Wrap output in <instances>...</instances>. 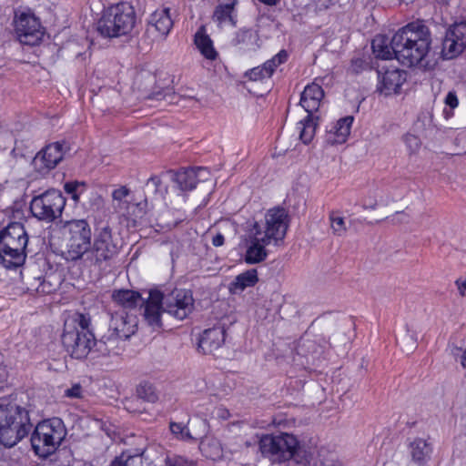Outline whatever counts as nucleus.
Listing matches in <instances>:
<instances>
[{"instance_id": "9d476101", "label": "nucleus", "mask_w": 466, "mask_h": 466, "mask_svg": "<svg viewBox=\"0 0 466 466\" xmlns=\"http://www.w3.org/2000/svg\"><path fill=\"white\" fill-rule=\"evenodd\" d=\"M63 239L66 248V258H86L91 245V228L86 219L65 221L62 226Z\"/></svg>"}, {"instance_id": "20e7f679", "label": "nucleus", "mask_w": 466, "mask_h": 466, "mask_svg": "<svg viewBox=\"0 0 466 466\" xmlns=\"http://www.w3.org/2000/svg\"><path fill=\"white\" fill-rule=\"evenodd\" d=\"M194 309L192 292L187 289H176L163 296L158 290H152L144 309V318L152 326L161 327V313L167 312L176 319H185Z\"/></svg>"}, {"instance_id": "a878e982", "label": "nucleus", "mask_w": 466, "mask_h": 466, "mask_svg": "<svg viewBox=\"0 0 466 466\" xmlns=\"http://www.w3.org/2000/svg\"><path fill=\"white\" fill-rule=\"evenodd\" d=\"M353 122L352 116H346L338 120L326 135V141L330 145L346 142Z\"/></svg>"}, {"instance_id": "7ed1b4c3", "label": "nucleus", "mask_w": 466, "mask_h": 466, "mask_svg": "<svg viewBox=\"0 0 466 466\" xmlns=\"http://www.w3.org/2000/svg\"><path fill=\"white\" fill-rule=\"evenodd\" d=\"M431 35L422 21H415L400 28L393 35L395 58L403 66L426 67Z\"/></svg>"}, {"instance_id": "cd10ccee", "label": "nucleus", "mask_w": 466, "mask_h": 466, "mask_svg": "<svg viewBox=\"0 0 466 466\" xmlns=\"http://www.w3.org/2000/svg\"><path fill=\"white\" fill-rule=\"evenodd\" d=\"M129 196L130 190L125 186H122L112 192V207L116 213L122 216H128L130 214Z\"/></svg>"}, {"instance_id": "f704fd0d", "label": "nucleus", "mask_w": 466, "mask_h": 466, "mask_svg": "<svg viewBox=\"0 0 466 466\" xmlns=\"http://www.w3.org/2000/svg\"><path fill=\"white\" fill-rule=\"evenodd\" d=\"M169 431L171 434L179 441H190L193 439L188 428L182 422L170 421Z\"/></svg>"}, {"instance_id": "3c124183", "label": "nucleus", "mask_w": 466, "mask_h": 466, "mask_svg": "<svg viewBox=\"0 0 466 466\" xmlns=\"http://www.w3.org/2000/svg\"><path fill=\"white\" fill-rule=\"evenodd\" d=\"M456 285L458 287V289L460 290V293L462 296H466V279L463 281L457 280Z\"/></svg>"}, {"instance_id": "dca6fc26", "label": "nucleus", "mask_w": 466, "mask_h": 466, "mask_svg": "<svg viewBox=\"0 0 466 466\" xmlns=\"http://www.w3.org/2000/svg\"><path fill=\"white\" fill-rule=\"evenodd\" d=\"M15 23L17 37L22 44L34 46L42 39L44 33L35 15L22 13Z\"/></svg>"}, {"instance_id": "0eeeda50", "label": "nucleus", "mask_w": 466, "mask_h": 466, "mask_svg": "<svg viewBox=\"0 0 466 466\" xmlns=\"http://www.w3.org/2000/svg\"><path fill=\"white\" fill-rule=\"evenodd\" d=\"M259 450L263 456L273 462L292 460L299 465L307 462L306 451L299 445L297 439L288 433L280 435H264L259 441Z\"/></svg>"}, {"instance_id": "aec40b11", "label": "nucleus", "mask_w": 466, "mask_h": 466, "mask_svg": "<svg viewBox=\"0 0 466 466\" xmlns=\"http://www.w3.org/2000/svg\"><path fill=\"white\" fill-rule=\"evenodd\" d=\"M226 329L223 326H215L203 331L199 338L198 349L204 354L215 355L224 345Z\"/></svg>"}, {"instance_id": "bb28decb", "label": "nucleus", "mask_w": 466, "mask_h": 466, "mask_svg": "<svg viewBox=\"0 0 466 466\" xmlns=\"http://www.w3.org/2000/svg\"><path fill=\"white\" fill-rule=\"evenodd\" d=\"M258 281L257 269H248L239 275L229 284V291L232 294H238L247 288L253 287Z\"/></svg>"}, {"instance_id": "ea45409f", "label": "nucleus", "mask_w": 466, "mask_h": 466, "mask_svg": "<svg viewBox=\"0 0 466 466\" xmlns=\"http://www.w3.org/2000/svg\"><path fill=\"white\" fill-rule=\"evenodd\" d=\"M404 142L410 150V152L417 151L420 147V141L419 137L411 134H407L404 137Z\"/></svg>"}, {"instance_id": "f03ea898", "label": "nucleus", "mask_w": 466, "mask_h": 466, "mask_svg": "<svg viewBox=\"0 0 466 466\" xmlns=\"http://www.w3.org/2000/svg\"><path fill=\"white\" fill-rule=\"evenodd\" d=\"M90 327L91 318L85 313L76 312L65 321L61 341L73 359L83 360L89 354L94 358L110 356L102 337L96 339Z\"/></svg>"}, {"instance_id": "6ab92c4d", "label": "nucleus", "mask_w": 466, "mask_h": 466, "mask_svg": "<svg viewBox=\"0 0 466 466\" xmlns=\"http://www.w3.org/2000/svg\"><path fill=\"white\" fill-rule=\"evenodd\" d=\"M173 27V20L170 15V9L166 7L157 9L151 14L147 33L153 34L155 39H165Z\"/></svg>"}, {"instance_id": "5fc2aeb1", "label": "nucleus", "mask_w": 466, "mask_h": 466, "mask_svg": "<svg viewBox=\"0 0 466 466\" xmlns=\"http://www.w3.org/2000/svg\"><path fill=\"white\" fill-rule=\"evenodd\" d=\"M72 198H73L75 201H78V199H79V194H78V192L72 194Z\"/></svg>"}, {"instance_id": "c756f323", "label": "nucleus", "mask_w": 466, "mask_h": 466, "mask_svg": "<svg viewBox=\"0 0 466 466\" xmlns=\"http://www.w3.org/2000/svg\"><path fill=\"white\" fill-rule=\"evenodd\" d=\"M318 116L308 113V116L299 122V137L304 144H308L312 140L318 126Z\"/></svg>"}, {"instance_id": "72a5a7b5", "label": "nucleus", "mask_w": 466, "mask_h": 466, "mask_svg": "<svg viewBox=\"0 0 466 466\" xmlns=\"http://www.w3.org/2000/svg\"><path fill=\"white\" fill-rule=\"evenodd\" d=\"M233 42L236 46L244 45L248 49H255L258 46V35L251 29L239 30Z\"/></svg>"}, {"instance_id": "ddd939ff", "label": "nucleus", "mask_w": 466, "mask_h": 466, "mask_svg": "<svg viewBox=\"0 0 466 466\" xmlns=\"http://www.w3.org/2000/svg\"><path fill=\"white\" fill-rule=\"evenodd\" d=\"M119 248L113 239L112 229L106 225L97 229L94 243L88 249L85 260L95 266L112 260L118 253Z\"/></svg>"}, {"instance_id": "37998d69", "label": "nucleus", "mask_w": 466, "mask_h": 466, "mask_svg": "<svg viewBox=\"0 0 466 466\" xmlns=\"http://www.w3.org/2000/svg\"><path fill=\"white\" fill-rule=\"evenodd\" d=\"M365 66L366 63L362 59L357 58L352 60L350 69L352 73L359 74Z\"/></svg>"}, {"instance_id": "f257e3e1", "label": "nucleus", "mask_w": 466, "mask_h": 466, "mask_svg": "<svg viewBox=\"0 0 466 466\" xmlns=\"http://www.w3.org/2000/svg\"><path fill=\"white\" fill-rule=\"evenodd\" d=\"M289 228V216L282 208L269 209L265 215V220L255 222L248 232V244L245 254L248 264H257L268 257L266 246L273 244L280 246L283 243Z\"/></svg>"}, {"instance_id": "a18cd8bd", "label": "nucleus", "mask_w": 466, "mask_h": 466, "mask_svg": "<svg viewBox=\"0 0 466 466\" xmlns=\"http://www.w3.org/2000/svg\"><path fill=\"white\" fill-rule=\"evenodd\" d=\"M83 184H79L78 182H75V183H66L65 184V190L66 193L68 194H74V193H76L78 192V188L80 187H82Z\"/></svg>"}, {"instance_id": "4468645a", "label": "nucleus", "mask_w": 466, "mask_h": 466, "mask_svg": "<svg viewBox=\"0 0 466 466\" xmlns=\"http://www.w3.org/2000/svg\"><path fill=\"white\" fill-rule=\"evenodd\" d=\"M69 147L65 141H57L46 146L33 159V165L41 173L55 168L64 158Z\"/></svg>"}, {"instance_id": "8fccbe9b", "label": "nucleus", "mask_w": 466, "mask_h": 466, "mask_svg": "<svg viewBox=\"0 0 466 466\" xmlns=\"http://www.w3.org/2000/svg\"><path fill=\"white\" fill-rule=\"evenodd\" d=\"M147 466H169V463H167V458L159 459L155 461H151Z\"/></svg>"}, {"instance_id": "473e14b6", "label": "nucleus", "mask_w": 466, "mask_h": 466, "mask_svg": "<svg viewBox=\"0 0 466 466\" xmlns=\"http://www.w3.org/2000/svg\"><path fill=\"white\" fill-rule=\"evenodd\" d=\"M110 466H144L143 458L141 454L123 451L111 461Z\"/></svg>"}, {"instance_id": "2eb2a0df", "label": "nucleus", "mask_w": 466, "mask_h": 466, "mask_svg": "<svg viewBox=\"0 0 466 466\" xmlns=\"http://www.w3.org/2000/svg\"><path fill=\"white\" fill-rule=\"evenodd\" d=\"M378 84L376 91L385 96L400 92L406 81V72L395 66H380L377 69Z\"/></svg>"}, {"instance_id": "412c9836", "label": "nucleus", "mask_w": 466, "mask_h": 466, "mask_svg": "<svg viewBox=\"0 0 466 466\" xmlns=\"http://www.w3.org/2000/svg\"><path fill=\"white\" fill-rule=\"evenodd\" d=\"M288 59V53L281 50L271 59L266 61L262 66H256L246 73L252 81L263 80L269 78L274 73L275 69L281 64L285 63Z\"/></svg>"}, {"instance_id": "7c9ffc66", "label": "nucleus", "mask_w": 466, "mask_h": 466, "mask_svg": "<svg viewBox=\"0 0 466 466\" xmlns=\"http://www.w3.org/2000/svg\"><path fill=\"white\" fill-rule=\"evenodd\" d=\"M195 44L201 52V54L207 58L213 60L217 56V52L213 47V43L208 35L204 33L203 27H201L195 35Z\"/></svg>"}, {"instance_id": "423d86ee", "label": "nucleus", "mask_w": 466, "mask_h": 466, "mask_svg": "<svg viewBox=\"0 0 466 466\" xmlns=\"http://www.w3.org/2000/svg\"><path fill=\"white\" fill-rule=\"evenodd\" d=\"M137 24L134 7L119 3L104 10L96 25L97 33L105 38L131 35Z\"/></svg>"}, {"instance_id": "39448f33", "label": "nucleus", "mask_w": 466, "mask_h": 466, "mask_svg": "<svg viewBox=\"0 0 466 466\" xmlns=\"http://www.w3.org/2000/svg\"><path fill=\"white\" fill-rule=\"evenodd\" d=\"M32 427L25 408L15 403H0V444L14 447L28 435Z\"/></svg>"}, {"instance_id": "603ef678", "label": "nucleus", "mask_w": 466, "mask_h": 466, "mask_svg": "<svg viewBox=\"0 0 466 466\" xmlns=\"http://www.w3.org/2000/svg\"><path fill=\"white\" fill-rule=\"evenodd\" d=\"M407 339H410V344L408 348V350H412L416 347V341H417V337H416V334L414 332H412L411 334H407Z\"/></svg>"}, {"instance_id": "de8ad7c7", "label": "nucleus", "mask_w": 466, "mask_h": 466, "mask_svg": "<svg viewBox=\"0 0 466 466\" xmlns=\"http://www.w3.org/2000/svg\"><path fill=\"white\" fill-rule=\"evenodd\" d=\"M224 236L220 233H218L217 235H215L212 238V244L215 246V247H220L224 244Z\"/></svg>"}, {"instance_id": "6e6552de", "label": "nucleus", "mask_w": 466, "mask_h": 466, "mask_svg": "<svg viewBox=\"0 0 466 466\" xmlns=\"http://www.w3.org/2000/svg\"><path fill=\"white\" fill-rule=\"evenodd\" d=\"M28 242L26 231L20 222H12L0 233V258L6 268H17L25 260Z\"/></svg>"}, {"instance_id": "e433bc0d", "label": "nucleus", "mask_w": 466, "mask_h": 466, "mask_svg": "<svg viewBox=\"0 0 466 466\" xmlns=\"http://www.w3.org/2000/svg\"><path fill=\"white\" fill-rule=\"evenodd\" d=\"M329 219L333 233L337 236H343L347 231L344 218L332 212L329 216Z\"/></svg>"}, {"instance_id": "5701e85b", "label": "nucleus", "mask_w": 466, "mask_h": 466, "mask_svg": "<svg viewBox=\"0 0 466 466\" xmlns=\"http://www.w3.org/2000/svg\"><path fill=\"white\" fill-rule=\"evenodd\" d=\"M237 0H219L218 5L216 7L212 19L219 27L231 26L235 27L237 24L236 15H234Z\"/></svg>"}, {"instance_id": "09e8293b", "label": "nucleus", "mask_w": 466, "mask_h": 466, "mask_svg": "<svg viewBox=\"0 0 466 466\" xmlns=\"http://www.w3.org/2000/svg\"><path fill=\"white\" fill-rule=\"evenodd\" d=\"M321 466H344L343 463L337 459H327L325 460Z\"/></svg>"}, {"instance_id": "393cba45", "label": "nucleus", "mask_w": 466, "mask_h": 466, "mask_svg": "<svg viewBox=\"0 0 466 466\" xmlns=\"http://www.w3.org/2000/svg\"><path fill=\"white\" fill-rule=\"evenodd\" d=\"M113 301L120 306L125 311L127 309H134L137 306H145L147 300H145L141 295L134 290L130 289H118L115 290L112 294Z\"/></svg>"}, {"instance_id": "2f4dec72", "label": "nucleus", "mask_w": 466, "mask_h": 466, "mask_svg": "<svg viewBox=\"0 0 466 466\" xmlns=\"http://www.w3.org/2000/svg\"><path fill=\"white\" fill-rule=\"evenodd\" d=\"M199 448L202 453L211 460L220 459L223 455L221 444L217 439L207 438L201 441Z\"/></svg>"}, {"instance_id": "4be33fe9", "label": "nucleus", "mask_w": 466, "mask_h": 466, "mask_svg": "<svg viewBox=\"0 0 466 466\" xmlns=\"http://www.w3.org/2000/svg\"><path fill=\"white\" fill-rule=\"evenodd\" d=\"M408 450L411 461L419 466H424L431 459L432 446L427 440L417 437L409 440Z\"/></svg>"}, {"instance_id": "864d4df0", "label": "nucleus", "mask_w": 466, "mask_h": 466, "mask_svg": "<svg viewBox=\"0 0 466 466\" xmlns=\"http://www.w3.org/2000/svg\"><path fill=\"white\" fill-rule=\"evenodd\" d=\"M268 5H275L279 0H259Z\"/></svg>"}, {"instance_id": "58836bf2", "label": "nucleus", "mask_w": 466, "mask_h": 466, "mask_svg": "<svg viewBox=\"0 0 466 466\" xmlns=\"http://www.w3.org/2000/svg\"><path fill=\"white\" fill-rule=\"evenodd\" d=\"M176 97L174 94L169 92L158 91L152 95H149L147 99V100H157V101H167L169 103L173 102V99Z\"/></svg>"}, {"instance_id": "79ce46f5", "label": "nucleus", "mask_w": 466, "mask_h": 466, "mask_svg": "<svg viewBox=\"0 0 466 466\" xmlns=\"http://www.w3.org/2000/svg\"><path fill=\"white\" fill-rule=\"evenodd\" d=\"M65 395L68 398H81L82 387L79 384H76L70 389L66 390Z\"/></svg>"}, {"instance_id": "c9c22d12", "label": "nucleus", "mask_w": 466, "mask_h": 466, "mask_svg": "<svg viewBox=\"0 0 466 466\" xmlns=\"http://www.w3.org/2000/svg\"><path fill=\"white\" fill-rule=\"evenodd\" d=\"M137 396L148 402L154 403L157 400L158 396L153 385L149 383H142L137 390Z\"/></svg>"}, {"instance_id": "f3484780", "label": "nucleus", "mask_w": 466, "mask_h": 466, "mask_svg": "<svg viewBox=\"0 0 466 466\" xmlns=\"http://www.w3.org/2000/svg\"><path fill=\"white\" fill-rule=\"evenodd\" d=\"M466 47V23L451 26L442 41L441 55L445 59L457 57Z\"/></svg>"}, {"instance_id": "c85d7f7f", "label": "nucleus", "mask_w": 466, "mask_h": 466, "mask_svg": "<svg viewBox=\"0 0 466 466\" xmlns=\"http://www.w3.org/2000/svg\"><path fill=\"white\" fill-rule=\"evenodd\" d=\"M372 51L378 58L392 59L395 58V50L393 48V37L390 42L384 35H377L371 43Z\"/></svg>"}, {"instance_id": "c03bdc74", "label": "nucleus", "mask_w": 466, "mask_h": 466, "mask_svg": "<svg viewBox=\"0 0 466 466\" xmlns=\"http://www.w3.org/2000/svg\"><path fill=\"white\" fill-rule=\"evenodd\" d=\"M147 187H153L156 192H161V178L157 176L151 177L147 183Z\"/></svg>"}, {"instance_id": "1a4fd4ad", "label": "nucleus", "mask_w": 466, "mask_h": 466, "mask_svg": "<svg viewBox=\"0 0 466 466\" xmlns=\"http://www.w3.org/2000/svg\"><path fill=\"white\" fill-rule=\"evenodd\" d=\"M66 435V429L62 420L53 418L39 422L30 438L32 449L42 458L53 454Z\"/></svg>"}, {"instance_id": "49530a36", "label": "nucleus", "mask_w": 466, "mask_h": 466, "mask_svg": "<svg viewBox=\"0 0 466 466\" xmlns=\"http://www.w3.org/2000/svg\"><path fill=\"white\" fill-rule=\"evenodd\" d=\"M455 357H459V360L461 365L466 369V349L464 350H461L460 349H456L455 351L452 352Z\"/></svg>"}, {"instance_id": "6e6d98bb", "label": "nucleus", "mask_w": 466, "mask_h": 466, "mask_svg": "<svg viewBox=\"0 0 466 466\" xmlns=\"http://www.w3.org/2000/svg\"><path fill=\"white\" fill-rule=\"evenodd\" d=\"M4 464H5V461H0V466H5Z\"/></svg>"}, {"instance_id": "a211bd4d", "label": "nucleus", "mask_w": 466, "mask_h": 466, "mask_svg": "<svg viewBox=\"0 0 466 466\" xmlns=\"http://www.w3.org/2000/svg\"><path fill=\"white\" fill-rule=\"evenodd\" d=\"M167 174L182 191L192 190L198 182L208 180L210 176L208 169L201 167L182 168L177 172L170 170Z\"/></svg>"}, {"instance_id": "9b49d317", "label": "nucleus", "mask_w": 466, "mask_h": 466, "mask_svg": "<svg viewBox=\"0 0 466 466\" xmlns=\"http://www.w3.org/2000/svg\"><path fill=\"white\" fill-rule=\"evenodd\" d=\"M137 329V319L134 314L124 309L111 313L107 331L102 335V339L109 350V354H116L118 342L129 339Z\"/></svg>"}, {"instance_id": "a19ab883", "label": "nucleus", "mask_w": 466, "mask_h": 466, "mask_svg": "<svg viewBox=\"0 0 466 466\" xmlns=\"http://www.w3.org/2000/svg\"><path fill=\"white\" fill-rule=\"evenodd\" d=\"M446 106H449L451 109L455 108L459 105L457 95L454 91H450L444 100Z\"/></svg>"}, {"instance_id": "f8f14e48", "label": "nucleus", "mask_w": 466, "mask_h": 466, "mask_svg": "<svg viewBox=\"0 0 466 466\" xmlns=\"http://www.w3.org/2000/svg\"><path fill=\"white\" fill-rule=\"evenodd\" d=\"M65 206L66 198L61 192L50 189L32 198L30 211L38 220L48 223L61 217Z\"/></svg>"}, {"instance_id": "b1692460", "label": "nucleus", "mask_w": 466, "mask_h": 466, "mask_svg": "<svg viewBox=\"0 0 466 466\" xmlns=\"http://www.w3.org/2000/svg\"><path fill=\"white\" fill-rule=\"evenodd\" d=\"M324 96L322 87L312 83L308 85L301 94L299 105L306 110L307 113L313 114L320 106V102Z\"/></svg>"}, {"instance_id": "4c0bfd02", "label": "nucleus", "mask_w": 466, "mask_h": 466, "mask_svg": "<svg viewBox=\"0 0 466 466\" xmlns=\"http://www.w3.org/2000/svg\"><path fill=\"white\" fill-rule=\"evenodd\" d=\"M167 463L169 466H195L193 461H190L183 456L179 455H167Z\"/></svg>"}]
</instances>
